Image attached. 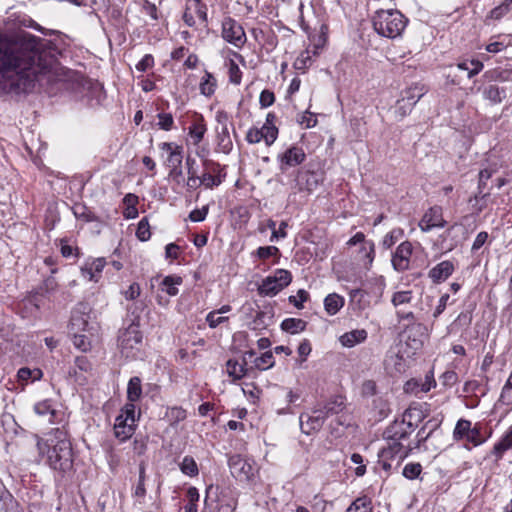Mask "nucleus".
Returning <instances> with one entry per match:
<instances>
[{
	"label": "nucleus",
	"instance_id": "obj_17",
	"mask_svg": "<svg viewBox=\"0 0 512 512\" xmlns=\"http://www.w3.org/2000/svg\"><path fill=\"white\" fill-rule=\"evenodd\" d=\"M455 270L453 262L449 260L442 261L434 266L428 273L433 283L444 282Z\"/></svg>",
	"mask_w": 512,
	"mask_h": 512
},
{
	"label": "nucleus",
	"instance_id": "obj_21",
	"mask_svg": "<svg viewBox=\"0 0 512 512\" xmlns=\"http://www.w3.org/2000/svg\"><path fill=\"white\" fill-rule=\"evenodd\" d=\"M134 433V423L128 422V417L118 416L114 424V435L121 442L129 439Z\"/></svg>",
	"mask_w": 512,
	"mask_h": 512
},
{
	"label": "nucleus",
	"instance_id": "obj_37",
	"mask_svg": "<svg viewBox=\"0 0 512 512\" xmlns=\"http://www.w3.org/2000/svg\"><path fill=\"white\" fill-rule=\"evenodd\" d=\"M86 333L87 332L70 334L73 337V345L82 352H87L91 349L90 335H92V333L90 332L89 335Z\"/></svg>",
	"mask_w": 512,
	"mask_h": 512
},
{
	"label": "nucleus",
	"instance_id": "obj_33",
	"mask_svg": "<svg viewBox=\"0 0 512 512\" xmlns=\"http://www.w3.org/2000/svg\"><path fill=\"white\" fill-rule=\"evenodd\" d=\"M74 216L85 222H96L99 218L83 203H76L72 207Z\"/></svg>",
	"mask_w": 512,
	"mask_h": 512
},
{
	"label": "nucleus",
	"instance_id": "obj_35",
	"mask_svg": "<svg viewBox=\"0 0 512 512\" xmlns=\"http://www.w3.org/2000/svg\"><path fill=\"white\" fill-rule=\"evenodd\" d=\"M396 317L398 323L402 325L404 323H417L424 320L422 314L407 311L405 308H399V310H396Z\"/></svg>",
	"mask_w": 512,
	"mask_h": 512
},
{
	"label": "nucleus",
	"instance_id": "obj_13",
	"mask_svg": "<svg viewBox=\"0 0 512 512\" xmlns=\"http://www.w3.org/2000/svg\"><path fill=\"white\" fill-rule=\"evenodd\" d=\"M305 158L306 154L301 147L292 146L278 155L279 169L281 172H285L290 167L300 165Z\"/></svg>",
	"mask_w": 512,
	"mask_h": 512
},
{
	"label": "nucleus",
	"instance_id": "obj_8",
	"mask_svg": "<svg viewBox=\"0 0 512 512\" xmlns=\"http://www.w3.org/2000/svg\"><path fill=\"white\" fill-rule=\"evenodd\" d=\"M88 306L81 303L72 312L69 324V334L87 332L90 333L94 327L89 323L90 316L87 312Z\"/></svg>",
	"mask_w": 512,
	"mask_h": 512
},
{
	"label": "nucleus",
	"instance_id": "obj_43",
	"mask_svg": "<svg viewBox=\"0 0 512 512\" xmlns=\"http://www.w3.org/2000/svg\"><path fill=\"white\" fill-rule=\"evenodd\" d=\"M224 177L225 173L223 175L203 173L202 176H200V184L204 185L206 188L212 189L213 187L219 186Z\"/></svg>",
	"mask_w": 512,
	"mask_h": 512
},
{
	"label": "nucleus",
	"instance_id": "obj_48",
	"mask_svg": "<svg viewBox=\"0 0 512 512\" xmlns=\"http://www.w3.org/2000/svg\"><path fill=\"white\" fill-rule=\"evenodd\" d=\"M167 417L170 419L171 425L175 426L186 418V411L181 407H172L167 412Z\"/></svg>",
	"mask_w": 512,
	"mask_h": 512
},
{
	"label": "nucleus",
	"instance_id": "obj_27",
	"mask_svg": "<svg viewBox=\"0 0 512 512\" xmlns=\"http://www.w3.org/2000/svg\"><path fill=\"white\" fill-rule=\"evenodd\" d=\"M345 300L342 296L331 293L324 299V308L329 315H335L344 306Z\"/></svg>",
	"mask_w": 512,
	"mask_h": 512
},
{
	"label": "nucleus",
	"instance_id": "obj_32",
	"mask_svg": "<svg viewBox=\"0 0 512 512\" xmlns=\"http://www.w3.org/2000/svg\"><path fill=\"white\" fill-rule=\"evenodd\" d=\"M471 427H472V422L470 420L463 419V418L459 419L456 422V425H455L453 433H452L453 440L456 442L464 441L465 438L467 437Z\"/></svg>",
	"mask_w": 512,
	"mask_h": 512
},
{
	"label": "nucleus",
	"instance_id": "obj_60",
	"mask_svg": "<svg viewBox=\"0 0 512 512\" xmlns=\"http://www.w3.org/2000/svg\"><path fill=\"white\" fill-rule=\"evenodd\" d=\"M511 10H512V0H506L501 5L495 7L491 11V16L495 19H499L506 13L510 12Z\"/></svg>",
	"mask_w": 512,
	"mask_h": 512
},
{
	"label": "nucleus",
	"instance_id": "obj_3",
	"mask_svg": "<svg viewBox=\"0 0 512 512\" xmlns=\"http://www.w3.org/2000/svg\"><path fill=\"white\" fill-rule=\"evenodd\" d=\"M413 431L402 420L390 424L384 432L385 438L390 441L388 447L384 448V456L398 455V464H400L414 450V441H410L407 445L403 444Z\"/></svg>",
	"mask_w": 512,
	"mask_h": 512
},
{
	"label": "nucleus",
	"instance_id": "obj_63",
	"mask_svg": "<svg viewBox=\"0 0 512 512\" xmlns=\"http://www.w3.org/2000/svg\"><path fill=\"white\" fill-rule=\"evenodd\" d=\"M458 380L457 373L453 370L445 371L440 376L441 384L445 387H451L453 386Z\"/></svg>",
	"mask_w": 512,
	"mask_h": 512
},
{
	"label": "nucleus",
	"instance_id": "obj_40",
	"mask_svg": "<svg viewBox=\"0 0 512 512\" xmlns=\"http://www.w3.org/2000/svg\"><path fill=\"white\" fill-rule=\"evenodd\" d=\"M144 310V303L142 301L134 302L127 307L128 317L130 318V324L140 326L141 313Z\"/></svg>",
	"mask_w": 512,
	"mask_h": 512
},
{
	"label": "nucleus",
	"instance_id": "obj_38",
	"mask_svg": "<svg viewBox=\"0 0 512 512\" xmlns=\"http://www.w3.org/2000/svg\"><path fill=\"white\" fill-rule=\"evenodd\" d=\"M181 283L182 278L179 276H166L161 283L162 290L170 296H175L179 292L176 286L180 285Z\"/></svg>",
	"mask_w": 512,
	"mask_h": 512
},
{
	"label": "nucleus",
	"instance_id": "obj_11",
	"mask_svg": "<svg viewBox=\"0 0 512 512\" xmlns=\"http://www.w3.org/2000/svg\"><path fill=\"white\" fill-rule=\"evenodd\" d=\"M232 476L240 481H249L253 476V466L241 455H232L228 459Z\"/></svg>",
	"mask_w": 512,
	"mask_h": 512
},
{
	"label": "nucleus",
	"instance_id": "obj_19",
	"mask_svg": "<svg viewBox=\"0 0 512 512\" xmlns=\"http://www.w3.org/2000/svg\"><path fill=\"white\" fill-rule=\"evenodd\" d=\"M319 407L327 419L331 416L339 415L346 409V398L342 395H336Z\"/></svg>",
	"mask_w": 512,
	"mask_h": 512
},
{
	"label": "nucleus",
	"instance_id": "obj_50",
	"mask_svg": "<svg viewBox=\"0 0 512 512\" xmlns=\"http://www.w3.org/2000/svg\"><path fill=\"white\" fill-rule=\"evenodd\" d=\"M6 504L10 505V507L15 506V499L0 479V510H3Z\"/></svg>",
	"mask_w": 512,
	"mask_h": 512
},
{
	"label": "nucleus",
	"instance_id": "obj_1",
	"mask_svg": "<svg viewBox=\"0 0 512 512\" xmlns=\"http://www.w3.org/2000/svg\"><path fill=\"white\" fill-rule=\"evenodd\" d=\"M49 41L21 31L0 35V91L20 95L30 92L38 73L50 65Z\"/></svg>",
	"mask_w": 512,
	"mask_h": 512
},
{
	"label": "nucleus",
	"instance_id": "obj_22",
	"mask_svg": "<svg viewBox=\"0 0 512 512\" xmlns=\"http://www.w3.org/2000/svg\"><path fill=\"white\" fill-rule=\"evenodd\" d=\"M512 449V425L508 431L501 437V439L495 443L493 449L490 451V455L494 457L495 462H498L503 458L506 451Z\"/></svg>",
	"mask_w": 512,
	"mask_h": 512
},
{
	"label": "nucleus",
	"instance_id": "obj_25",
	"mask_svg": "<svg viewBox=\"0 0 512 512\" xmlns=\"http://www.w3.org/2000/svg\"><path fill=\"white\" fill-rule=\"evenodd\" d=\"M206 131L207 127L204 119L203 117H200L189 126L188 135L192 140V143L194 145H198L203 140Z\"/></svg>",
	"mask_w": 512,
	"mask_h": 512
},
{
	"label": "nucleus",
	"instance_id": "obj_55",
	"mask_svg": "<svg viewBox=\"0 0 512 512\" xmlns=\"http://www.w3.org/2000/svg\"><path fill=\"white\" fill-rule=\"evenodd\" d=\"M194 12L203 24L208 22L207 6L201 0H191Z\"/></svg>",
	"mask_w": 512,
	"mask_h": 512
},
{
	"label": "nucleus",
	"instance_id": "obj_42",
	"mask_svg": "<svg viewBox=\"0 0 512 512\" xmlns=\"http://www.w3.org/2000/svg\"><path fill=\"white\" fill-rule=\"evenodd\" d=\"M272 316L264 311H257L254 319L250 323V328L253 330H263L269 323L267 320H271Z\"/></svg>",
	"mask_w": 512,
	"mask_h": 512
},
{
	"label": "nucleus",
	"instance_id": "obj_57",
	"mask_svg": "<svg viewBox=\"0 0 512 512\" xmlns=\"http://www.w3.org/2000/svg\"><path fill=\"white\" fill-rule=\"evenodd\" d=\"M472 322V313L470 311L461 312L455 319L453 326L458 328H468Z\"/></svg>",
	"mask_w": 512,
	"mask_h": 512
},
{
	"label": "nucleus",
	"instance_id": "obj_16",
	"mask_svg": "<svg viewBox=\"0 0 512 512\" xmlns=\"http://www.w3.org/2000/svg\"><path fill=\"white\" fill-rule=\"evenodd\" d=\"M491 436V431H487L481 423H475L472 425L469 433L464 441V448L471 450V447H478L484 444Z\"/></svg>",
	"mask_w": 512,
	"mask_h": 512
},
{
	"label": "nucleus",
	"instance_id": "obj_59",
	"mask_svg": "<svg viewBox=\"0 0 512 512\" xmlns=\"http://www.w3.org/2000/svg\"><path fill=\"white\" fill-rule=\"evenodd\" d=\"M279 254H280V250L276 246H264V247H259L256 250V255L258 256V258L264 259V260L268 259L269 257H272V256H277Z\"/></svg>",
	"mask_w": 512,
	"mask_h": 512
},
{
	"label": "nucleus",
	"instance_id": "obj_9",
	"mask_svg": "<svg viewBox=\"0 0 512 512\" xmlns=\"http://www.w3.org/2000/svg\"><path fill=\"white\" fill-rule=\"evenodd\" d=\"M325 420L326 418L319 406L314 408L311 413H302L299 417L301 431L306 435L319 431Z\"/></svg>",
	"mask_w": 512,
	"mask_h": 512
},
{
	"label": "nucleus",
	"instance_id": "obj_12",
	"mask_svg": "<svg viewBox=\"0 0 512 512\" xmlns=\"http://www.w3.org/2000/svg\"><path fill=\"white\" fill-rule=\"evenodd\" d=\"M295 181L299 191L312 192L323 182V172L299 170Z\"/></svg>",
	"mask_w": 512,
	"mask_h": 512
},
{
	"label": "nucleus",
	"instance_id": "obj_28",
	"mask_svg": "<svg viewBox=\"0 0 512 512\" xmlns=\"http://www.w3.org/2000/svg\"><path fill=\"white\" fill-rule=\"evenodd\" d=\"M307 322L299 318H286L281 322V329L290 334H297L306 329Z\"/></svg>",
	"mask_w": 512,
	"mask_h": 512
},
{
	"label": "nucleus",
	"instance_id": "obj_45",
	"mask_svg": "<svg viewBox=\"0 0 512 512\" xmlns=\"http://www.w3.org/2000/svg\"><path fill=\"white\" fill-rule=\"evenodd\" d=\"M136 236L140 241H147L151 237L150 226L146 217L142 218L137 226Z\"/></svg>",
	"mask_w": 512,
	"mask_h": 512
},
{
	"label": "nucleus",
	"instance_id": "obj_62",
	"mask_svg": "<svg viewBox=\"0 0 512 512\" xmlns=\"http://www.w3.org/2000/svg\"><path fill=\"white\" fill-rule=\"evenodd\" d=\"M203 166L206 170L205 173L222 175V171L224 170V167H222L219 163L210 159H203Z\"/></svg>",
	"mask_w": 512,
	"mask_h": 512
},
{
	"label": "nucleus",
	"instance_id": "obj_61",
	"mask_svg": "<svg viewBox=\"0 0 512 512\" xmlns=\"http://www.w3.org/2000/svg\"><path fill=\"white\" fill-rule=\"evenodd\" d=\"M209 207L203 206L201 209H194L189 213V220L192 222H202L206 219Z\"/></svg>",
	"mask_w": 512,
	"mask_h": 512
},
{
	"label": "nucleus",
	"instance_id": "obj_14",
	"mask_svg": "<svg viewBox=\"0 0 512 512\" xmlns=\"http://www.w3.org/2000/svg\"><path fill=\"white\" fill-rule=\"evenodd\" d=\"M413 247L409 241L402 242L392 254L391 263L397 272H403L409 268Z\"/></svg>",
	"mask_w": 512,
	"mask_h": 512
},
{
	"label": "nucleus",
	"instance_id": "obj_31",
	"mask_svg": "<svg viewBox=\"0 0 512 512\" xmlns=\"http://www.w3.org/2000/svg\"><path fill=\"white\" fill-rule=\"evenodd\" d=\"M142 395L141 379L138 376L130 378L127 386V399L134 403L140 400Z\"/></svg>",
	"mask_w": 512,
	"mask_h": 512
},
{
	"label": "nucleus",
	"instance_id": "obj_41",
	"mask_svg": "<svg viewBox=\"0 0 512 512\" xmlns=\"http://www.w3.org/2000/svg\"><path fill=\"white\" fill-rule=\"evenodd\" d=\"M255 367L259 370H267L274 366V356L271 351L264 352L260 357L254 359Z\"/></svg>",
	"mask_w": 512,
	"mask_h": 512
},
{
	"label": "nucleus",
	"instance_id": "obj_6",
	"mask_svg": "<svg viewBox=\"0 0 512 512\" xmlns=\"http://www.w3.org/2000/svg\"><path fill=\"white\" fill-rule=\"evenodd\" d=\"M292 281V274L285 269H277L272 276L266 277L259 286V293L264 296H275Z\"/></svg>",
	"mask_w": 512,
	"mask_h": 512
},
{
	"label": "nucleus",
	"instance_id": "obj_5",
	"mask_svg": "<svg viewBox=\"0 0 512 512\" xmlns=\"http://www.w3.org/2000/svg\"><path fill=\"white\" fill-rule=\"evenodd\" d=\"M118 349L126 359H137L143 346V333L140 326L129 324L118 332Z\"/></svg>",
	"mask_w": 512,
	"mask_h": 512
},
{
	"label": "nucleus",
	"instance_id": "obj_51",
	"mask_svg": "<svg viewBox=\"0 0 512 512\" xmlns=\"http://www.w3.org/2000/svg\"><path fill=\"white\" fill-rule=\"evenodd\" d=\"M352 505L359 512H374L372 507V501L368 496L358 497L352 502Z\"/></svg>",
	"mask_w": 512,
	"mask_h": 512
},
{
	"label": "nucleus",
	"instance_id": "obj_10",
	"mask_svg": "<svg viewBox=\"0 0 512 512\" xmlns=\"http://www.w3.org/2000/svg\"><path fill=\"white\" fill-rule=\"evenodd\" d=\"M403 328L407 341L413 349L421 347L424 340L429 335V329L423 321L417 323H404Z\"/></svg>",
	"mask_w": 512,
	"mask_h": 512
},
{
	"label": "nucleus",
	"instance_id": "obj_29",
	"mask_svg": "<svg viewBox=\"0 0 512 512\" xmlns=\"http://www.w3.org/2000/svg\"><path fill=\"white\" fill-rule=\"evenodd\" d=\"M226 368L228 375L232 377L234 381L242 379L248 371L244 362L239 363L237 360L233 359H229L226 362Z\"/></svg>",
	"mask_w": 512,
	"mask_h": 512
},
{
	"label": "nucleus",
	"instance_id": "obj_44",
	"mask_svg": "<svg viewBox=\"0 0 512 512\" xmlns=\"http://www.w3.org/2000/svg\"><path fill=\"white\" fill-rule=\"evenodd\" d=\"M261 132L267 146L272 145L278 137V128L275 125H263Z\"/></svg>",
	"mask_w": 512,
	"mask_h": 512
},
{
	"label": "nucleus",
	"instance_id": "obj_39",
	"mask_svg": "<svg viewBox=\"0 0 512 512\" xmlns=\"http://www.w3.org/2000/svg\"><path fill=\"white\" fill-rule=\"evenodd\" d=\"M180 470L183 474L189 477H195L198 475L199 470L196 461L191 456H185L180 463Z\"/></svg>",
	"mask_w": 512,
	"mask_h": 512
},
{
	"label": "nucleus",
	"instance_id": "obj_24",
	"mask_svg": "<svg viewBox=\"0 0 512 512\" xmlns=\"http://www.w3.org/2000/svg\"><path fill=\"white\" fill-rule=\"evenodd\" d=\"M216 140L219 151L224 154H229L233 149V143L230 137L228 127H217L216 128Z\"/></svg>",
	"mask_w": 512,
	"mask_h": 512
},
{
	"label": "nucleus",
	"instance_id": "obj_49",
	"mask_svg": "<svg viewBox=\"0 0 512 512\" xmlns=\"http://www.w3.org/2000/svg\"><path fill=\"white\" fill-rule=\"evenodd\" d=\"M424 95L422 89L410 88L405 91V95L403 96L404 102L409 103V106H415V104L420 100V98Z\"/></svg>",
	"mask_w": 512,
	"mask_h": 512
},
{
	"label": "nucleus",
	"instance_id": "obj_4",
	"mask_svg": "<svg viewBox=\"0 0 512 512\" xmlns=\"http://www.w3.org/2000/svg\"><path fill=\"white\" fill-rule=\"evenodd\" d=\"M373 28L382 37L396 39L401 37L407 24L408 18L399 10H379L372 18Z\"/></svg>",
	"mask_w": 512,
	"mask_h": 512
},
{
	"label": "nucleus",
	"instance_id": "obj_30",
	"mask_svg": "<svg viewBox=\"0 0 512 512\" xmlns=\"http://www.w3.org/2000/svg\"><path fill=\"white\" fill-rule=\"evenodd\" d=\"M34 412L39 416H48V421L50 423L54 422L57 413L53 408L52 401L49 399L36 403L34 405Z\"/></svg>",
	"mask_w": 512,
	"mask_h": 512
},
{
	"label": "nucleus",
	"instance_id": "obj_47",
	"mask_svg": "<svg viewBox=\"0 0 512 512\" xmlns=\"http://www.w3.org/2000/svg\"><path fill=\"white\" fill-rule=\"evenodd\" d=\"M229 81L234 85H239L242 79V71L234 60L229 61Z\"/></svg>",
	"mask_w": 512,
	"mask_h": 512
},
{
	"label": "nucleus",
	"instance_id": "obj_52",
	"mask_svg": "<svg viewBox=\"0 0 512 512\" xmlns=\"http://www.w3.org/2000/svg\"><path fill=\"white\" fill-rule=\"evenodd\" d=\"M159 121L158 127L164 131H170L174 125V119L171 113L161 112L157 115Z\"/></svg>",
	"mask_w": 512,
	"mask_h": 512
},
{
	"label": "nucleus",
	"instance_id": "obj_15",
	"mask_svg": "<svg viewBox=\"0 0 512 512\" xmlns=\"http://www.w3.org/2000/svg\"><path fill=\"white\" fill-rule=\"evenodd\" d=\"M445 225L446 221L443 219L440 206L429 208L419 222V227L423 232H428L436 227L443 228Z\"/></svg>",
	"mask_w": 512,
	"mask_h": 512
},
{
	"label": "nucleus",
	"instance_id": "obj_34",
	"mask_svg": "<svg viewBox=\"0 0 512 512\" xmlns=\"http://www.w3.org/2000/svg\"><path fill=\"white\" fill-rule=\"evenodd\" d=\"M216 86H217V82H216V79L214 78V76L210 72L205 71V75L202 78L200 85H199L201 94L204 96H208V97L213 95L215 92Z\"/></svg>",
	"mask_w": 512,
	"mask_h": 512
},
{
	"label": "nucleus",
	"instance_id": "obj_20",
	"mask_svg": "<svg viewBox=\"0 0 512 512\" xmlns=\"http://www.w3.org/2000/svg\"><path fill=\"white\" fill-rule=\"evenodd\" d=\"M424 418L425 414L421 406L413 403L404 411L402 421L408 425L410 430H414Z\"/></svg>",
	"mask_w": 512,
	"mask_h": 512
},
{
	"label": "nucleus",
	"instance_id": "obj_26",
	"mask_svg": "<svg viewBox=\"0 0 512 512\" xmlns=\"http://www.w3.org/2000/svg\"><path fill=\"white\" fill-rule=\"evenodd\" d=\"M482 94L484 99L489 100L493 104H498L505 98L506 91L504 88L490 84L483 88Z\"/></svg>",
	"mask_w": 512,
	"mask_h": 512
},
{
	"label": "nucleus",
	"instance_id": "obj_7",
	"mask_svg": "<svg viewBox=\"0 0 512 512\" xmlns=\"http://www.w3.org/2000/svg\"><path fill=\"white\" fill-rule=\"evenodd\" d=\"M222 37L237 48H241L246 42V34L242 25L229 16L222 21Z\"/></svg>",
	"mask_w": 512,
	"mask_h": 512
},
{
	"label": "nucleus",
	"instance_id": "obj_64",
	"mask_svg": "<svg viewBox=\"0 0 512 512\" xmlns=\"http://www.w3.org/2000/svg\"><path fill=\"white\" fill-rule=\"evenodd\" d=\"M154 65V57L151 54H146L143 58L136 64L135 68L139 72H145Z\"/></svg>",
	"mask_w": 512,
	"mask_h": 512
},
{
	"label": "nucleus",
	"instance_id": "obj_46",
	"mask_svg": "<svg viewBox=\"0 0 512 512\" xmlns=\"http://www.w3.org/2000/svg\"><path fill=\"white\" fill-rule=\"evenodd\" d=\"M403 236V230L393 229L387 233L382 241V245L385 249H390L401 237Z\"/></svg>",
	"mask_w": 512,
	"mask_h": 512
},
{
	"label": "nucleus",
	"instance_id": "obj_54",
	"mask_svg": "<svg viewBox=\"0 0 512 512\" xmlns=\"http://www.w3.org/2000/svg\"><path fill=\"white\" fill-rule=\"evenodd\" d=\"M309 298V293L304 289H299L296 295L289 296L288 300L291 304H293L297 309H302L303 303L306 302Z\"/></svg>",
	"mask_w": 512,
	"mask_h": 512
},
{
	"label": "nucleus",
	"instance_id": "obj_23",
	"mask_svg": "<svg viewBox=\"0 0 512 512\" xmlns=\"http://www.w3.org/2000/svg\"><path fill=\"white\" fill-rule=\"evenodd\" d=\"M368 337L365 329H355L344 333L339 337V342L342 346L352 348L357 344L363 343Z\"/></svg>",
	"mask_w": 512,
	"mask_h": 512
},
{
	"label": "nucleus",
	"instance_id": "obj_18",
	"mask_svg": "<svg viewBox=\"0 0 512 512\" xmlns=\"http://www.w3.org/2000/svg\"><path fill=\"white\" fill-rule=\"evenodd\" d=\"M441 422L436 419H430L424 423L416 435L413 448L420 449L423 444L433 435V433L440 427Z\"/></svg>",
	"mask_w": 512,
	"mask_h": 512
},
{
	"label": "nucleus",
	"instance_id": "obj_53",
	"mask_svg": "<svg viewBox=\"0 0 512 512\" xmlns=\"http://www.w3.org/2000/svg\"><path fill=\"white\" fill-rule=\"evenodd\" d=\"M422 471V467L419 463H408L403 468V476L407 479H416Z\"/></svg>",
	"mask_w": 512,
	"mask_h": 512
},
{
	"label": "nucleus",
	"instance_id": "obj_36",
	"mask_svg": "<svg viewBox=\"0 0 512 512\" xmlns=\"http://www.w3.org/2000/svg\"><path fill=\"white\" fill-rule=\"evenodd\" d=\"M412 299L413 292L411 290L397 291L393 293L391 303L396 310H399V308H404V305L409 304Z\"/></svg>",
	"mask_w": 512,
	"mask_h": 512
},
{
	"label": "nucleus",
	"instance_id": "obj_2",
	"mask_svg": "<svg viewBox=\"0 0 512 512\" xmlns=\"http://www.w3.org/2000/svg\"><path fill=\"white\" fill-rule=\"evenodd\" d=\"M36 439L38 455L50 469L62 476L73 470L74 452L64 427L54 428L45 438Z\"/></svg>",
	"mask_w": 512,
	"mask_h": 512
},
{
	"label": "nucleus",
	"instance_id": "obj_56",
	"mask_svg": "<svg viewBox=\"0 0 512 512\" xmlns=\"http://www.w3.org/2000/svg\"><path fill=\"white\" fill-rule=\"evenodd\" d=\"M142 11L155 22H157L161 17V14L158 12L156 5L149 0L144 1L142 5Z\"/></svg>",
	"mask_w": 512,
	"mask_h": 512
},
{
	"label": "nucleus",
	"instance_id": "obj_58",
	"mask_svg": "<svg viewBox=\"0 0 512 512\" xmlns=\"http://www.w3.org/2000/svg\"><path fill=\"white\" fill-rule=\"evenodd\" d=\"M182 147L181 146H175V149L174 151H171L169 156H168V159H167V162H168V166L171 168V167H176V166H181L182 164Z\"/></svg>",
	"mask_w": 512,
	"mask_h": 512
}]
</instances>
